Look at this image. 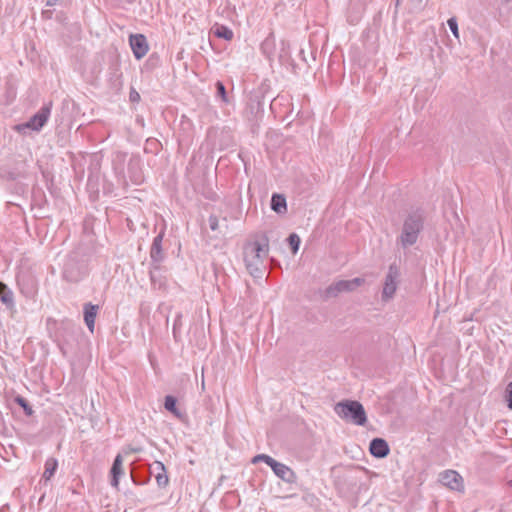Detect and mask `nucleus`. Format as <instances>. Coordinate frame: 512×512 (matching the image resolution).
Masks as SVG:
<instances>
[{
    "label": "nucleus",
    "mask_w": 512,
    "mask_h": 512,
    "mask_svg": "<svg viewBox=\"0 0 512 512\" xmlns=\"http://www.w3.org/2000/svg\"><path fill=\"white\" fill-rule=\"evenodd\" d=\"M84 275V271L82 268L74 261L68 260L63 269V277L68 282H78L82 279Z\"/></svg>",
    "instance_id": "nucleus-9"
},
{
    "label": "nucleus",
    "mask_w": 512,
    "mask_h": 512,
    "mask_svg": "<svg viewBox=\"0 0 512 512\" xmlns=\"http://www.w3.org/2000/svg\"><path fill=\"white\" fill-rule=\"evenodd\" d=\"M56 2H57V0H47L46 4H47V6H53L56 4Z\"/></svg>",
    "instance_id": "nucleus-31"
},
{
    "label": "nucleus",
    "mask_w": 512,
    "mask_h": 512,
    "mask_svg": "<svg viewBox=\"0 0 512 512\" xmlns=\"http://www.w3.org/2000/svg\"><path fill=\"white\" fill-rule=\"evenodd\" d=\"M51 106L52 103L50 102L41 107L40 110L30 118L25 126L31 128L32 130L39 131L49 119Z\"/></svg>",
    "instance_id": "nucleus-7"
},
{
    "label": "nucleus",
    "mask_w": 512,
    "mask_h": 512,
    "mask_svg": "<svg viewBox=\"0 0 512 512\" xmlns=\"http://www.w3.org/2000/svg\"><path fill=\"white\" fill-rule=\"evenodd\" d=\"M369 451L376 458H384L389 454L390 449L388 443L384 439L374 438L370 442Z\"/></svg>",
    "instance_id": "nucleus-13"
},
{
    "label": "nucleus",
    "mask_w": 512,
    "mask_h": 512,
    "mask_svg": "<svg viewBox=\"0 0 512 512\" xmlns=\"http://www.w3.org/2000/svg\"><path fill=\"white\" fill-rule=\"evenodd\" d=\"M0 295H1V301L6 305H12L13 304V295L10 291L7 290V287L0 283Z\"/></svg>",
    "instance_id": "nucleus-21"
},
{
    "label": "nucleus",
    "mask_w": 512,
    "mask_h": 512,
    "mask_svg": "<svg viewBox=\"0 0 512 512\" xmlns=\"http://www.w3.org/2000/svg\"><path fill=\"white\" fill-rule=\"evenodd\" d=\"M130 46L136 59L143 58L148 52V43L144 35L135 34L131 35Z\"/></svg>",
    "instance_id": "nucleus-8"
},
{
    "label": "nucleus",
    "mask_w": 512,
    "mask_h": 512,
    "mask_svg": "<svg viewBox=\"0 0 512 512\" xmlns=\"http://www.w3.org/2000/svg\"><path fill=\"white\" fill-rule=\"evenodd\" d=\"M181 327H182V314L178 313L176 315V318H175L174 324H173V336H174L175 340H178Z\"/></svg>",
    "instance_id": "nucleus-24"
},
{
    "label": "nucleus",
    "mask_w": 512,
    "mask_h": 512,
    "mask_svg": "<svg viewBox=\"0 0 512 512\" xmlns=\"http://www.w3.org/2000/svg\"><path fill=\"white\" fill-rule=\"evenodd\" d=\"M150 279L154 287L162 288L165 285V278L160 272V264L151 265Z\"/></svg>",
    "instance_id": "nucleus-16"
},
{
    "label": "nucleus",
    "mask_w": 512,
    "mask_h": 512,
    "mask_svg": "<svg viewBox=\"0 0 512 512\" xmlns=\"http://www.w3.org/2000/svg\"><path fill=\"white\" fill-rule=\"evenodd\" d=\"M162 240H163V233L158 234L151 245L150 249V257L152 264L151 265H159L162 260L164 259V254L162 251Z\"/></svg>",
    "instance_id": "nucleus-12"
},
{
    "label": "nucleus",
    "mask_w": 512,
    "mask_h": 512,
    "mask_svg": "<svg viewBox=\"0 0 512 512\" xmlns=\"http://www.w3.org/2000/svg\"><path fill=\"white\" fill-rule=\"evenodd\" d=\"M271 208L275 212L282 214L286 212V199L283 195L273 194L271 198Z\"/></svg>",
    "instance_id": "nucleus-18"
},
{
    "label": "nucleus",
    "mask_w": 512,
    "mask_h": 512,
    "mask_svg": "<svg viewBox=\"0 0 512 512\" xmlns=\"http://www.w3.org/2000/svg\"><path fill=\"white\" fill-rule=\"evenodd\" d=\"M150 473L154 475L157 485L160 488H165L169 484L167 471L162 462L155 461L153 464H151Z\"/></svg>",
    "instance_id": "nucleus-10"
},
{
    "label": "nucleus",
    "mask_w": 512,
    "mask_h": 512,
    "mask_svg": "<svg viewBox=\"0 0 512 512\" xmlns=\"http://www.w3.org/2000/svg\"><path fill=\"white\" fill-rule=\"evenodd\" d=\"M400 279V271L397 265L391 264L388 268V273L385 276L383 290H382V300L387 302L391 300L397 290L398 283Z\"/></svg>",
    "instance_id": "nucleus-5"
},
{
    "label": "nucleus",
    "mask_w": 512,
    "mask_h": 512,
    "mask_svg": "<svg viewBox=\"0 0 512 512\" xmlns=\"http://www.w3.org/2000/svg\"><path fill=\"white\" fill-rule=\"evenodd\" d=\"M506 393L507 406L510 410H512V381L508 384Z\"/></svg>",
    "instance_id": "nucleus-28"
},
{
    "label": "nucleus",
    "mask_w": 512,
    "mask_h": 512,
    "mask_svg": "<svg viewBox=\"0 0 512 512\" xmlns=\"http://www.w3.org/2000/svg\"><path fill=\"white\" fill-rule=\"evenodd\" d=\"M123 459L120 454H118L113 462L112 468H111V485L115 488H118L119 486V478L123 474V467H122Z\"/></svg>",
    "instance_id": "nucleus-15"
},
{
    "label": "nucleus",
    "mask_w": 512,
    "mask_h": 512,
    "mask_svg": "<svg viewBox=\"0 0 512 512\" xmlns=\"http://www.w3.org/2000/svg\"><path fill=\"white\" fill-rule=\"evenodd\" d=\"M272 470L277 477L286 483L292 484L296 481L297 477L295 472L283 463L277 461L275 465H273Z\"/></svg>",
    "instance_id": "nucleus-11"
},
{
    "label": "nucleus",
    "mask_w": 512,
    "mask_h": 512,
    "mask_svg": "<svg viewBox=\"0 0 512 512\" xmlns=\"http://www.w3.org/2000/svg\"><path fill=\"white\" fill-rule=\"evenodd\" d=\"M164 407H165L166 410L171 412L176 417H180L181 416L180 411L176 407V398L175 397H173L171 395L166 396L165 397V402H164Z\"/></svg>",
    "instance_id": "nucleus-20"
},
{
    "label": "nucleus",
    "mask_w": 512,
    "mask_h": 512,
    "mask_svg": "<svg viewBox=\"0 0 512 512\" xmlns=\"http://www.w3.org/2000/svg\"><path fill=\"white\" fill-rule=\"evenodd\" d=\"M439 481L445 487L455 490L463 491L464 483L462 476L455 470H445L439 474Z\"/></svg>",
    "instance_id": "nucleus-6"
},
{
    "label": "nucleus",
    "mask_w": 512,
    "mask_h": 512,
    "mask_svg": "<svg viewBox=\"0 0 512 512\" xmlns=\"http://www.w3.org/2000/svg\"><path fill=\"white\" fill-rule=\"evenodd\" d=\"M447 24H448L451 32L453 33V35L456 38H459L458 24H457L456 18L451 17L450 19H448Z\"/></svg>",
    "instance_id": "nucleus-27"
},
{
    "label": "nucleus",
    "mask_w": 512,
    "mask_h": 512,
    "mask_svg": "<svg viewBox=\"0 0 512 512\" xmlns=\"http://www.w3.org/2000/svg\"><path fill=\"white\" fill-rule=\"evenodd\" d=\"M423 216L420 212L410 213L404 220L401 234L397 238V243L406 249L414 245L423 229Z\"/></svg>",
    "instance_id": "nucleus-3"
},
{
    "label": "nucleus",
    "mask_w": 512,
    "mask_h": 512,
    "mask_svg": "<svg viewBox=\"0 0 512 512\" xmlns=\"http://www.w3.org/2000/svg\"><path fill=\"white\" fill-rule=\"evenodd\" d=\"M335 413L344 421L358 426L367 423V415L363 405L356 400H343L335 404Z\"/></svg>",
    "instance_id": "nucleus-2"
},
{
    "label": "nucleus",
    "mask_w": 512,
    "mask_h": 512,
    "mask_svg": "<svg viewBox=\"0 0 512 512\" xmlns=\"http://www.w3.org/2000/svg\"><path fill=\"white\" fill-rule=\"evenodd\" d=\"M258 462H264V463H266L268 466H270L272 468L273 465H275V463L277 461L274 458H272L271 456H269V455L258 454V455L253 457L252 463L255 464V463H258Z\"/></svg>",
    "instance_id": "nucleus-22"
},
{
    "label": "nucleus",
    "mask_w": 512,
    "mask_h": 512,
    "mask_svg": "<svg viewBox=\"0 0 512 512\" xmlns=\"http://www.w3.org/2000/svg\"><path fill=\"white\" fill-rule=\"evenodd\" d=\"M268 251L269 245L266 237L245 244L243 249L244 262L249 274L254 278H262L265 270L263 261L268 256Z\"/></svg>",
    "instance_id": "nucleus-1"
},
{
    "label": "nucleus",
    "mask_w": 512,
    "mask_h": 512,
    "mask_svg": "<svg viewBox=\"0 0 512 512\" xmlns=\"http://www.w3.org/2000/svg\"><path fill=\"white\" fill-rule=\"evenodd\" d=\"M57 467H58L57 460L53 457L48 458L45 462V470L43 473V478L46 481L50 480L53 477L55 471L57 470Z\"/></svg>",
    "instance_id": "nucleus-19"
},
{
    "label": "nucleus",
    "mask_w": 512,
    "mask_h": 512,
    "mask_svg": "<svg viewBox=\"0 0 512 512\" xmlns=\"http://www.w3.org/2000/svg\"><path fill=\"white\" fill-rule=\"evenodd\" d=\"M15 402L24 409V412L27 416H31L33 414V410L26 399L21 396H17L15 398Z\"/></svg>",
    "instance_id": "nucleus-25"
},
{
    "label": "nucleus",
    "mask_w": 512,
    "mask_h": 512,
    "mask_svg": "<svg viewBox=\"0 0 512 512\" xmlns=\"http://www.w3.org/2000/svg\"><path fill=\"white\" fill-rule=\"evenodd\" d=\"M98 305L92 303H86L84 305V321L90 332L93 333L95 327V319L98 313Z\"/></svg>",
    "instance_id": "nucleus-14"
},
{
    "label": "nucleus",
    "mask_w": 512,
    "mask_h": 512,
    "mask_svg": "<svg viewBox=\"0 0 512 512\" xmlns=\"http://www.w3.org/2000/svg\"><path fill=\"white\" fill-rule=\"evenodd\" d=\"M0 512H2V511H0Z\"/></svg>",
    "instance_id": "nucleus-33"
},
{
    "label": "nucleus",
    "mask_w": 512,
    "mask_h": 512,
    "mask_svg": "<svg viewBox=\"0 0 512 512\" xmlns=\"http://www.w3.org/2000/svg\"><path fill=\"white\" fill-rule=\"evenodd\" d=\"M211 31L216 37L223 38L227 41L232 40L233 35H234L233 31L231 29H229L228 27H226L224 25H220V24H215L212 27Z\"/></svg>",
    "instance_id": "nucleus-17"
},
{
    "label": "nucleus",
    "mask_w": 512,
    "mask_h": 512,
    "mask_svg": "<svg viewBox=\"0 0 512 512\" xmlns=\"http://www.w3.org/2000/svg\"><path fill=\"white\" fill-rule=\"evenodd\" d=\"M216 89H217V95L222 99L223 102L227 103L228 98H227L226 89H225L224 84L220 81H217Z\"/></svg>",
    "instance_id": "nucleus-26"
},
{
    "label": "nucleus",
    "mask_w": 512,
    "mask_h": 512,
    "mask_svg": "<svg viewBox=\"0 0 512 512\" xmlns=\"http://www.w3.org/2000/svg\"><path fill=\"white\" fill-rule=\"evenodd\" d=\"M288 242L291 247L292 253L296 254L301 242L300 237L297 234L292 233L288 237Z\"/></svg>",
    "instance_id": "nucleus-23"
},
{
    "label": "nucleus",
    "mask_w": 512,
    "mask_h": 512,
    "mask_svg": "<svg viewBox=\"0 0 512 512\" xmlns=\"http://www.w3.org/2000/svg\"><path fill=\"white\" fill-rule=\"evenodd\" d=\"M209 227L212 231H216L219 227V221L216 216L211 215L209 217Z\"/></svg>",
    "instance_id": "nucleus-29"
},
{
    "label": "nucleus",
    "mask_w": 512,
    "mask_h": 512,
    "mask_svg": "<svg viewBox=\"0 0 512 512\" xmlns=\"http://www.w3.org/2000/svg\"><path fill=\"white\" fill-rule=\"evenodd\" d=\"M129 97H130V101H132V102H138L140 100L139 93L134 89L131 90Z\"/></svg>",
    "instance_id": "nucleus-30"
},
{
    "label": "nucleus",
    "mask_w": 512,
    "mask_h": 512,
    "mask_svg": "<svg viewBox=\"0 0 512 512\" xmlns=\"http://www.w3.org/2000/svg\"><path fill=\"white\" fill-rule=\"evenodd\" d=\"M364 282H365V280L360 277H356L351 280L336 281V282L332 283L331 285H329L325 289V292H324L325 297L326 298H335L343 292H352V291L356 290L358 287H360L361 285H363Z\"/></svg>",
    "instance_id": "nucleus-4"
},
{
    "label": "nucleus",
    "mask_w": 512,
    "mask_h": 512,
    "mask_svg": "<svg viewBox=\"0 0 512 512\" xmlns=\"http://www.w3.org/2000/svg\"><path fill=\"white\" fill-rule=\"evenodd\" d=\"M509 486L512 487V479L508 482Z\"/></svg>",
    "instance_id": "nucleus-32"
}]
</instances>
